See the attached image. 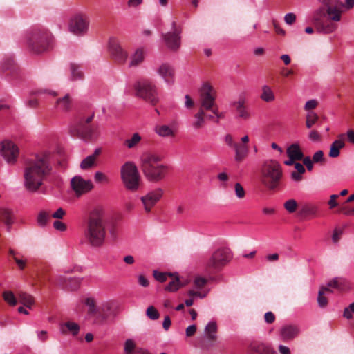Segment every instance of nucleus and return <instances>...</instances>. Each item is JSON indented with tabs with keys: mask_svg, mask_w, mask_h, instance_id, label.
Returning a JSON list of instances; mask_svg holds the SVG:
<instances>
[{
	"mask_svg": "<svg viewBox=\"0 0 354 354\" xmlns=\"http://www.w3.org/2000/svg\"><path fill=\"white\" fill-rule=\"evenodd\" d=\"M50 171V167L46 154L36 155L28 159L24 170L25 188L30 192H37Z\"/></svg>",
	"mask_w": 354,
	"mask_h": 354,
	"instance_id": "obj_1",
	"label": "nucleus"
},
{
	"mask_svg": "<svg viewBox=\"0 0 354 354\" xmlns=\"http://www.w3.org/2000/svg\"><path fill=\"white\" fill-rule=\"evenodd\" d=\"M84 237L93 248H100L104 245L106 230L102 209L95 208L91 212L84 230Z\"/></svg>",
	"mask_w": 354,
	"mask_h": 354,
	"instance_id": "obj_2",
	"label": "nucleus"
},
{
	"mask_svg": "<svg viewBox=\"0 0 354 354\" xmlns=\"http://www.w3.org/2000/svg\"><path fill=\"white\" fill-rule=\"evenodd\" d=\"M160 160L158 156L151 153H146L141 156V169L149 181L158 182L166 176L167 167L160 163Z\"/></svg>",
	"mask_w": 354,
	"mask_h": 354,
	"instance_id": "obj_3",
	"label": "nucleus"
},
{
	"mask_svg": "<svg viewBox=\"0 0 354 354\" xmlns=\"http://www.w3.org/2000/svg\"><path fill=\"white\" fill-rule=\"evenodd\" d=\"M261 174L262 183L270 189H274L281 178L282 169L277 161L267 160L262 165Z\"/></svg>",
	"mask_w": 354,
	"mask_h": 354,
	"instance_id": "obj_4",
	"label": "nucleus"
},
{
	"mask_svg": "<svg viewBox=\"0 0 354 354\" xmlns=\"http://www.w3.org/2000/svg\"><path fill=\"white\" fill-rule=\"evenodd\" d=\"M53 37L47 30H35L28 39V44L35 53H41L53 46Z\"/></svg>",
	"mask_w": 354,
	"mask_h": 354,
	"instance_id": "obj_5",
	"label": "nucleus"
},
{
	"mask_svg": "<svg viewBox=\"0 0 354 354\" xmlns=\"http://www.w3.org/2000/svg\"><path fill=\"white\" fill-rule=\"evenodd\" d=\"M121 180L124 187L130 191H137L140 187V176L134 162L128 161L120 168Z\"/></svg>",
	"mask_w": 354,
	"mask_h": 354,
	"instance_id": "obj_6",
	"label": "nucleus"
},
{
	"mask_svg": "<svg viewBox=\"0 0 354 354\" xmlns=\"http://www.w3.org/2000/svg\"><path fill=\"white\" fill-rule=\"evenodd\" d=\"M324 6L328 19L338 22L341 20V15L344 10H348L353 8L354 0H346L345 3L340 0H324Z\"/></svg>",
	"mask_w": 354,
	"mask_h": 354,
	"instance_id": "obj_7",
	"label": "nucleus"
},
{
	"mask_svg": "<svg viewBox=\"0 0 354 354\" xmlns=\"http://www.w3.org/2000/svg\"><path fill=\"white\" fill-rule=\"evenodd\" d=\"M232 259V253L228 248H220L215 250L206 263L209 269L219 270Z\"/></svg>",
	"mask_w": 354,
	"mask_h": 354,
	"instance_id": "obj_8",
	"label": "nucleus"
},
{
	"mask_svg": "<svg viewBox=\"0 0 354 354\" xmlns=\"http://www.w3.org/2000/svg\"><path fill=\"white\" fill-rule=\"evenodd\" d=\"M137 95L145 100L155 104L158 101L156 86L147 80L141 81L136 86Z\"/></svg>",
	"mask_w": 354,
	"mask_h": 354,
	"instance_id": "obj_9",
	"label": "nucleus"
},
{
	"mask_svg": "<svg viewBox=\"0 0 354 354\" xmlns=\"http://www.w3.org/2000/svg\"><path fill=\"white\" fill-rule=\"evenodd\" d=\"M89 23V17L86 15L77 14L70 21L69 30L77 35H84L88 30Z\"/></svg>",
	"mask_w": 354,
	"mask_h": 354,
	"instance_id": "obj_10",
	"label": "nucleus"
},
{
	"mask_svg": "<svg viewBox=\"0 0 354 354\" xmlns=\"http://www.w3.org/2000/svg\"><path fill=\"white\" fill-rule=\"evenodd\" d=\"M215 99L216 91L212 86L208 83L203 84L201 90V109L212 110L216 105Z\"/></svg>",
	"mask_w": 354,
	"mask_h": 354,
	"instance_id": "obj_11",
	"label": "nucleus"
},
{
	"mask_svg": "<svg viewBox=\"0 0 354 354\" xmlns=\"http://www.w3.org/2000/svg\"><path fill=\"white\" fill-rule=\"evenodd\" d=\"M0 154L8 164H14L19 156L18 147L10 140L0 142Z\"/></svg>",
	"mask_w": 354,
	"mask_h": 354,
	"instance_id": "obj_12",
	"label": "nucleus"
},
{
	"mask_svg": "<svg viewBox=\"0 0 354 354\" xmlns=\"http://www.w3.org/2000/svg\"><path fill=\"white\" fill-rule=\"evenodd\" d=\"M163 189L156 188L140 198L145 212H149L152 207L160 201L163 195Z\"/></svg>",
	"mask_w": 354,
	"mask_h": 354,
	"instance_id": "obj_13",
	"label": "nucleus"
},
{
	"mask_svg": "<svg viewBox=\"0 0 354 354\" xmlns=\"http://www.w3.org/2000/svg\"><path fill=\"white\" fill-rule=\"evenodd\" d=\"M109 50L111 57L118 63L124 64L128 58V53L120 45L115 38L109 41Z\"/></svg>",
	"mask_w": 354,
	"mask_h": 354,
	"instance_id": "obj_14",
	"label": "nucleus"
},
{
	"mask_svg": "<svg viewBox=\"0 0 354 354\" xmlns=\"http://www.w3.org/2000/svg\"><path fill=\"white\" fill-rule=\"evenodd\" d=\"M180 33L181 30L176 27V22L171 23V31L164 35V40L167 46L171 49L176 50L180 46Z\"/></svg>",
	"mask_w": 354,
	"mask_h": 354,
	"instance_id": "obj_15",
	"label": "nucleus"
},
{
	"mask_svg": "<svg viewBox=\"0 0 354 354\" xmlns=\"http://www.w3.org/2000/svg\"><path fill=\"white\" fill-rule=\"evenodd\" d=\"M71 186L77 196H81L93 188V183L91 180H85L80 176H74L71 180Z\"/></svg>",
	"mask_w": 354,
	"mask_h": 354,
	"instance_id": "obj_16",
	"label": "nucleus"
},
{
	"mask_svg": "<svg viewBox=\"0 0 354 354\" xmlns=\"http://www.w3.org/2000/svg\"><path fill=\"white\" fill-rule=\"evenodd\" d=\"M155 133L162 138H174L178 131V127L174 123L159 124L154 127Z\"/></svg>",
	"mask_w": 354,
	"mask_h": 354,
	"instance_id": "obj_17",
	"label": "nucleus"
},
{
	"mask_svg": "<svg viewBox=\"0 0 354 354\" xmlns=\"http://www.w3.org/2000/svg\"><path fill=\"white\" fill-rule=\"evenodd\" d=\"M299 334V328L295 325H286L281 328L279 335L280 338L284 341H290Z\"/></svg>",
	"mask_w": 354,
	"mask_h": 354,
	"instance_id": "obj_18",
	"label": "nucleus"
},
{
	"mask_svg": "<svg viewBox=\"0 0 354 354\" xmlns=\"http://www.w3.org/2000/svg\"><path fill=\"white\" fill-rule=\"evenodd\" d=\"M345 146V133H340L337 138L333 141L330 147L328 156L330 158H337L339 156V150Z\"/></svg>",
	"mask_w": 354,
	"mask_h": 354,
	"instance_id": "obj_19",
	"label": "nucleus"
},
{
	"mask_svg": "<svg viewBox=\"0 0 354 354\" xmlns=\"http://www.w3.org/2000/svg\"><path fill=\"white\" fill-rule=\"evenodd\" d=\"M80 330V325L73 321H68L59 324V331L62 335L70 333L72 336H77Z\"/></svg>",
	"mask_w": 354,
	"mask_h": 354,
	"instance_id": "obj_20",
	"label": "nucleus"
},
{
	"mask_svg": "<svg viewBox=\"0 0 354 354\" xmlns=\"http://www.w3.org/2000/svg\"><path fill=\"white\" fill-rule=\"evenodd\" d=\"M319 207L317 205L306 203L300 207L299 214L305 217H317L319 214Z\"/></svg>",
	"mask_w": 354,
	"mask_h": 354,
	"instance_id": "obj_21",
	"label": "nucleus"
},
{
	"mask_svg": "<svg viewBox=\"0 0 354 354\" xmlns=\"http://www.w3.org/2000/svg\"><path fill=\"white\" fill-rule=\"evenodd\" d=\"M157 73L167 83H169L174 79V68L168 64H162L158 68Z\"/></svg>",
	"mask_w": 354,
	"mask_h": 354,
	"instance_id": "obj_22",
	"label": "nucleus"
},
{
	"mask_svg": "<svg viewBox=\"0 0 354 354\" xmlns=\"http://www.w3.org/2000/svg\"><path fill=\"white\" fill-rule=\"evenodd\" d=\"M314 21L317 32L329 34L333 32L337 29V26L332 22L319 21L317 18Z\"/></svg>",
	"mask_w": 354,
	"mask_h": 354,
	"instance_id": "obj_23",
	"label": "nucleus"
},
{
	"mask_svg": "<svg viewBox=\"0 0 354 354\" xmlns=\"http://www.w3.org/2000/svg\"><path fill=\"white\" fill-rule=\"evenodd\" d=\"M234 160L236 162H242L248 156L249 149L247 145L239 143L234 147Z\"/></svg>",
	"mask_w": 354,
	"mask_h": 354,
	"instance_id": "obj_24",
	"label": "nucleus"
},
{
	"mask_svg": "<svg viewBox=\"0 0 354 354\" xmlns=\"http://www.w3.org/2000/svg\"><path fill=\"white\" fill-rule=\"evenodd\" d=\"M146 50L143 48H138L132 54L129 64V67H135L140 65L145 59Z\"/></svg>",
	"mask_w": 354,
	"mask_h": 354,
	"instance_id": "obj_25",
	"label": "nucleus"
},
{
	"mask_svg": "<svg viewBox=\"0 0 354 354\" xmlns=\"http://www.w3.org/2000/svg\"><path fill=\"white\" fill-rule=\"evenodd\" d=\"M17 298L20 304L29 309H32L35 304L34 297L26 292H19Z\"/></svg>",
	"mask_w": 354,
	"mask_h": 354,
	"instance_id": "obj_26",
	"label": "nucleus"
},
{
	"mask_svg": "<svg viewBox=\"0 0 354 354\" xmlns=\"http://www.w3.org/2000/svg\"><path fill=\"white\" fill-rule=\"evenodd\" d=\"M84 136L86 138L90 140H96L101 134L100 128L99 125H93L86 127L84 130Z\"/></svg>",
	"mask_w": 354,
	"mask_h": 354,
	"instance_id": "obj_27",
	"label": "nucleus"
},
{
	"mask_svg": "<svg viewBox=\"0 0 354 354\" xmlns=\"http://www.w3.org/2000/svg\"><path fill=\"white\" fill-rule=\"evenodd\" d=\"M287 154L289 158L296 160H301L304 156L299 145L297 143L292 144L288 147Z\"/></svg>",
	"mask_w": 354,
	"mask_h": 354,
	"instance_id": "obj_28",
	"label": "nucleus"
},
{
	"mask_svg": "<svg viewBox=\"0 0 354 354\" xmlns=\"http://www.w3.org/2000/svg\"><path fill=\"white\" fill-rule=\"evenodd\" d=\"M333 292L332 290L328 288H324V286H322L319 288L317 296V304L320 308H325L328 304V299L326 295L331 294Z\"/></svg>",
	"mask_w": 354,
	"mask_h": 354,
	"instance_id": "obj_29",
	"label": "nucleus"
},
{
	"mask_svg": "<svg viewBox=\"0 0 354 354\" xmlns=\"http://www.w3.org/2000/svg\"><path fill=\"white\" fill-rule=\"evenodd\" d=\"M0 220L8 227V231H10V227L14 222L13 214L10 209L3 208L0 211Z\"/></svg>",
	"mask_w": 354,
	"mask_h": 354,
	"instance_id": "obj_30",
	"label": "nucleus"
},
{
	"mask_svg": "<svg viewBox=\"0 0 354 354\" xmlns=\"http://www.w3.org/2000/svg\"><path fill=\"white\" fill-rule=\"evenodd\" d=\"M260 98L265 102H272L275 100V95L271 87L264 84L261 87Z\"/></svg>",
	"mask_w": 354,
	"mask_h": 354,
	"instance_id": "obj_31",
	"label": "nucleus"
},
{
	"mask_svg": "<svg viewBox=\"0 0 354 354\" xmlns=\"http://www.w3.org/2000/svg\"><path fill=\"white\" fill-rule=\"evenodd\" d=\"M205 111L200 109L199 111L194 115V120L192 125L195 130H198L203 127L205 120L204 118Z\"/></svg>",
	"mask_w": 354,
	"mask_h": 354,
	"instance_id": "obj_32",
	"label": "nucleus"
},
{
	"mask_svg": "<svg viewBox=\"0 0 354 354\" xmlns=\"http://www.w3.org/2000/svg\"><path fill=\"white\" fill-rule=\"evenodd\" d=\"M71 100L69 95L66 94L64 97L57 100L56 108L61 111H67L71 109Z\"/></svg>",
	"mask_w": 354,
	"mask_h": 354,
	"instance_id": "obj_33",
	"label": "nucleus"
},
{
	"mask_svg": "<svg viewBox=\"0 0 354 354\" xmlns=\"http://www.w3.org/2000/svg\"><path fill=\"white\" fill-rule=\"evenodd\" d=\"M142 137L138 133H134L131 136V137L126 139L124 140V145L128 149H134L136 148L138 144L141 142Z\"/></svg>",
	"mask_w": 354,
	"mask_h": 354,
	"instance_id": "obj_34",
	"label": "nucleus"
},
{
	"mask_svg": "<svg viewBox=\"0 0 354 354\" xmlns=\"http://www.w3.org/2000/svg\"><path fill=\"white\" fill-rule=\"evenodd\" d=\"M50 212L41 210L40 211L37 216V223L41 227H44L47 225L50 218Z\"/></svg>",
	"mask_w": 354,
	"mask_h": 354,
	"instance_id": "obj_35",
	"label": "nucleus"
},
{
	"mask_svg": "<svg viewBox=\"0 0 354 354\" xmlns=\"http://www.w3.org/2000/svg\"><path fill=\"white\" fill-rule=\"evenodd\" d=\"M217 330V326L215 322H209L205 328L207 337L210 339H214Z\"/></svg>",
	"mask_w": 354,
	"mask_h": 354,
	"instance_id": "obj_36",
	"label": "nucleus"
},
{
	"mask_svg": "<svg viewBox=\"0 0 354 354\" xmlns=\"http://www.w3.org/2000/svg\"><path fill=\"white\" fill-rule=\"evenodd\" d=\"M319 119L318 115L314 111H308L306 115V126L308 129L312 128Z\"/></svg>",
	"mask_w": 354,
	"mask_h": 354,
	"instance_id": "obj_37",
	"label": "nucleus"
},
{
	"mask_svg": "<svg viewBox=\"0 0 354 354\" xmlns=\"http://www.w3.org/2000/svg\"><path fill=\"white\" fill-rule=\"evenodd\" d=\"M4 301L10 306H15L17 304V299L10 290H6L2 294Z\"/></svg>",
	"mask_w": 354,
	"mask_h": 354,
	"instance_id": "obj_38",
	"label": "nucleus"
},
{
	"mask_svg": "<svg viewBox=\"0 0 354 354\" xmlns=\"http://www.w3.org/2000/svg\"><path fill=\"white\" fill-rule=\"evenodd\" d=\"M84 304L88 307V312L90 315H95L97 312V307L95 301L93 297H86L84 299Z\"/></svg>",
	"mask_w": 354,
	"mask_h": 354,
	"instance_id": "obj_39",
	"label": "nucleus"
},
{
	"mask_svg": "<svg viewBox=\"0 0 354 354\" xmlns=\"http://www.w3.org/2000/svg\"><path fill=\"white\" fill-rule=\"evenodd\" d=\"M95 162V155H90L84 158L81 164L80 167L82 169H87L92 167Z\"/></svg>",
	"mask_w": 354,
	"mask_h": 354,
	"instance_id": "obj_40",
	"label": "nucleus"
},
{
	"mask_svg": "<svg viewBox=\"0 0 354 354\" xmlns=\"http://www.w3.org/2000/svg\"><path fill=\"white\" fill-rule=\"evenodd\" d=\"M71 77L73 80H80L83 77V73L80 69V66L75 64H71L70 66Z\"/></svg>",
	"mask_w": 354,
	"mask_h": 354,
	"instance_id": "obj_41",
	"label": "nucleus"
},
{
	"mask_svg": "<svg viewBox=\"0 0 354 354\" xmlns=\"http://www.w3.org/2000/svg\"><path fill=\"white\" fill-rule=\"evenodd\" d=\"M136 343L132 339H127L124 344V354H133L136 348Z\"/></svg>",
	"mask_w": 354,
	"mask_h": 354,
	"instance_id": "obj_42",
	"label": "nucleus"
},
{
	"mask_svg": "<svg viewBox=\"0 0 354 354\" xmlns=\"http://www.w3.org/2000/svg\"><path fill=\"white\" fill-rule=\"evenodd\" d=\"M181 286L179 279L176 277L171 279L169 284L165 288V290L169 292H175Z\"/></svg>",
	"mask_w": 354,
	"mask_h": 354,
	"instance_id": "obj_43",
	"label": "nucleus"
},
{
	"mask_svg": "<svg viewBox=\"0 0 354 354\" xmlns=\"http://www.w3.org/2000/svg\"><path fill=\"white\" fill-rule=\"evenodd\" d=\"M284 208L289 213H294L297 207V203L295 199H289L283 204Z\"/></svg>",
	"mask_w": 354,
	"mask_h": 354,
	"instance_id": "obj_44",
	"label": "nucleus"
},
{
	"mask_svg": "<svg viewBox=\"0 0 354 354\" xmlns=\"http://www.w3.org/2000/svg\"><path fill=\"white\" fill-rule=\"evenodd\" d=\"M146 315L151 320H156L160 316L158 311L153 306H150L147 308Z\"/></svg>",
	"mask_w": 354,
	"mask_h": 354,
	"instance_id": "obj_45",
	"label": "nucleus"
},
{
	"mask_svg": "<svg viewBox=\"0 0 354 354\" xmlns=\"http://www.w3.org/2000/svg\"><path fill=\"white\" fill-rule=\"evenodd\" d=\"M153 277L157 281H158L160 282H164V281H167V279L169 277H171L172 274H169V273H166V272H159L158 271H154Z\"/></svg>",
	"mask_w": 354,
	"mask_h": 354,
	"instance_id": "obj_46",
	"label": "nucleus"
},
{
	"mask_svg": "<svg viewBox=\"0 0 354 354\" xmlns=\"http://www.w3.org/2000/svg\"><path fill=\"white\" fill-rule=\"evenodd\" d=\"M234 191H235L236 196L238 198L242 199L245 197V190H244L243 186L239 183H235Z\"/></svg>",
	"mask_w": 354,
	"mask_h": 354,
	"instance_id": "obj_47",
	"label": "nucleus"
},
{
	"mask_svg": "<svg viewBox=\"0 0 354 354\" xmlns=\"http://www.w3.org/2000/svg\"><path fill=\"white\" fill-rule=\"evenodd\" d=\"M342 283V279L338 277L334 278L333 280L329 281L327 284V286L325 288H328L330 289V288H339L340 285Z\"/></svg>",
	"mask_w": 354,
	"mask_h": 354,
	"instance_id": "obj_48",
	"label": "nucleus"
},
{
	"mask_svg": "<svg viewBox=\"0 0 354 354\" xmlns=\"http://www.w3.org/2000/svg\"><path fill=\"white\" fill-rule=\"evenodd\" d=\"M318 104L316 100L313 99L307 101L304 105V109L308 111H313L312 110L315 109Z\"/></svg>",
	"mask_w": 354,
	"mask_h": 354,
	"instance_id": "obj_49",
	"label": "nucleus"
},
{
	"mask_svg": "<svg viewBox=\"0 0 354 354\" xmlns=\"http://www.w3.org/2000/svg\"><path fill=\"white\" fill-rule=\"evenodd\" d=\"M207 283V280L201 277H197L194 279V284L196 288L200 289L203 288Z\"/></svg>",
	"mask_w": 354,
	"mask_h": 354,
	"instance_id": "obj_50",
	"label": "nucleus"
},
{
	"mask_svg": "<svg viewBox=\"0 0 354 354\" xmlns=\"http://www.w3.org/2000/svg\"><path fill=\"white\" fill-rule=\"evenodd\" d=\"M53 227L59 232H65L66 230V225L62 221L56 220L53 222Z\"/></svg>",
	"mask_w": 354,
	"mask_h": 354,
	"instance_id": "obj_51",
	"label": "nucleus"
},
{
	"mask_svg": "<svg viewBox=\"0 0 354 354\" xmlns=\"http://www.w3.org/2000/svg\"><path fill=\"white\" fill-rule=\"evenodd\" d=\"M312 160L313 162H321L324 161V153L322 150L316 151L313 156Z\"/></svg>",
	"mask_w": 354,
	"mask_h": 354,
	"instance_id": "obj_52",
	"label": "nucleus"
},
{
	"mask_svg": "<svg viewBox=\"0 0 354 354\" xmlns=\"http://www.w3.org/2000/svg\"><path fill=\"white\" fill-rule=\"evenodd\" d=\"M66 215V212L62 208H58L50 216L56 219H62Z\"/></svg>",
	"mask_w": 354,
	"mask_h": 354,
	"instance_id": "obj_53",
	"label": "nucleus"
},
{
	"mask_svg": "<svg viewBox=\"0 0 354 354\" xmlns=\"http://www.w3.org/2000/svg\"><path fill=\"white\" fill-rule=\"evenodd\" d=\"M209 111L216 116V123L219 122V120L223 119L225 118V113L223 112L218 111V108L216 107V106Z\"/></svg>",
	"mask_w": 354,
	"mask_h": 354,
	"instance_id": "obj_54",
	"label": "nucleus"
},
{
	"mask_svg": "<svg viewBox=\"0 0 354 354\" xmlns=\"http://www.w3.org/2000/svg\"><path fill=\"white\" fill-rule=\"evenodd\" d=\"M225 143L227 144V145L229 147H231V148H233L234 149V147L237 145V142H235L234 141V139L232 138V136L230 135V134H227L225 136Z\"/></svg>",
	"mask_w": 354,
	"mask_h": 354,
	"instance_id": "obj_55",
	"label": "nucleus"
},
{
	"mask_svg": "<svg viewBox=\"0 0 354 354\" xmlns=\"http://www.w3.org/2000/svg\"><path fill=\"white\" fill-rule=\"evenodd\" d=\"M296 20V16L292 12L287 13L284 17V21L288 25H292Z\"/></svg>",
	"mask_w": 354,
	"mask_h": 354,
	"instance_id": "obj_56",
	"label": "nucleus"
},
{
	"mask_svg": "<svg viewBox=\"0 0 354 354\" xmlns=\"http://www.w3.org/2000/svg\"><path fill=\"white\" fill-rule=\"evenodd\" d=\"M94 178L95 181L98 183L107 181V177L101 171L95 172Z\"/></svg>",
	"mask_w": 354,
	"mask_h": 354,
	"instance_id": "obj_57",
	"label": "nucleus"
},
{
	"mask_svg": "<svg viewBox=\"0 0 354 354\" xmlns=\"http://www.w3.org/2000/svg\"><path fill=\"white\" fill-rule=\"evenodd\" d=\"M308 138L313 142H318L320 140V135L317 131L313 130L309 133Z\"/></svg>",
	"mask_w": 354,
	"mask_h": 354,
	"instance_id": "obj_58",
	"label": "nucleus"
},
{
	"mask_svg": "<svg viewBox=\"0 0 354 354\" xmlns=\"http://www.w3.org/2000/svg\"><path fill=\"white\" fill-rule=\"evenodd\" d=\"M113 307V303L110 301H104L103 302L102 304H101V310L102 312L104 313H106V312H109L111 310Z\"/></svg>",
	"mask_w": 354,
	"mask_h": 354,
	"instance_id": "obj_59",
	"label": "nucleus"
},
{
	"mask_svg": "<svg viewBox=\"0 0 354 354\" xmlns=\"http://www.w3.org/2000/svg\"><path fill=\"white\" fill-rule=\"evenodd\" d=\"M25 104L29 108H36L38 106V100L36 98H30L25 102Z\"/></svg>",
	"mask_w": 354,
	"mask_h": 354,
	"instance_id": "obj_60",
	"label": "nucleus"
},
{
	"mask_svg": "<svg viewBox=\"0 0 354 354\" xmlns=\"http://www.w3.org/2000/svg\"><path fill=\"white\" fill-rule=\"evenodd\" d=\"M38 339L41 342H45L48 339V332L46 330L37 331Z\"/></svg>",
	"mask_w": 354,
	"mask_h": 354,
	"instance_id": "obj_61",
	"label": "nucleus"
},
{
	"mask_svg": "<svg viewBox=\"0 0 354 354\" xmlns=\"http://www.w3.org/2000/svg\"><path fill=\"white\" fill-rule=\"evenodd\" d=\"M264 319H265V322L266 323L272 324L275 320V316L272 312L269 311V312L266 313V314L264 315Z\"/></svg>",
	"mask_w": 354,
	"mask_h": 354,
	"instance_id": "obj_62",
	"label": "nucleus"
},
{
	"mask_svg": "<svg viewBox=\"0 0 354 354\" xmlns=\"http://www.w3.org/2000/svg\"><path fill=\"white\" fill-rule=\"evenodd\" d=\"M303 163L306 166L308 171H311L313 168V161L309 156H306L303 159Z\"/></svg>",
	"mask_w": 354,
	"mask_h": 354,
	"instance_id": "obj_63",
	"label": "nucleus"
},
{
	"mask_svg": "<svg viewBox=\"0 0 354 354\" xmlns=\"http://www.w3.org/2000/svg\"><path fill=\"white\" fill-rule=\"evenodd\" d=\"M346 136L348 142L354 145V130L349 129L346 131L345 136Z\"/></svg>",
	"mask_w": 354,
	"mask_h": 354,
	"instance_id": "obj_64",
	"label": "nucleus"
}]
</instances>
